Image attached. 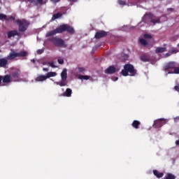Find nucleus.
<instances>
[{
  "label": "nucleus",
  "instance_id": "1",
  "mask_svg": "<svg viewBox=\"0 0 179 179\" xmlns=\"http://www.w3.org/2000/svg\"><path fill=\"white\" fill-rule=\"evenodd\" d=\"M64 31H67L69 34H75V29L72 26L68 24H63L55 29L48 32L46 37H51V36H55V34H61V33H64Z\"/></svg>",
  "mask_w": 179,
  "mask_h": 179
},
{
  "label": "nucleus",
  "instance_id": "2",
  "mask_svg": "<svg viewBox=\"0 0 179 179\" xmlns=\"http://www.w3.org/2000/svg\"><path fill=\"white\" fill-rule=\"evenodd\" d=\"M16 24L18 26V31H20V33H24L30 26V22L26 19H17L16 20Z\"/></svg>",
  "mask_w": 179,
  "mask_h": 179
},
{
  "label": "nucleus",
  "instance_id": "3",
  "mask_svg": "<svg viewBox=\"0 0 179 179\" xmlns=\"http://www.w3.org/2000/svg\"><path fill=\"white\" fill-rule=\"evenodd\" d=\"M122 75L123 76H135L136 75V70L134 65L127 64L124 66V69L122 70Z\"/></svg>",
  "mask_w": 179,
  "mask_h": 179
},
{
  "label": "nucleus",
  "instance_id": "4",
  "mask_svg": "<svg viewBox=\"0 0 179 179\" xmlns=\"http://www.w3.org/2000/svg\"><path fill=\"white\" fill-rule=\"evenodd\" d=\"M29 55V52L27 51H21L19 52H16L13 50H11V52L6 57V59L8 61H13L15 58H24V57H27Z\"/></svg>",
  "mask_w": 179,
  "mask_h": 179
},
{
  "label": "nucleus",
  "instance_id": "5",
  "mask_svg": "<svg viewBox=\"0 0 179 179\" xmlns=\"http://www.w3.org/2000/svg\"><path fill=\"white\" fill-rule=\"evenodd\" d=\"M49 41L52 43L55 47H64L66 48V45L65 44V41L64 39L59 38L57 36H55L49 38Z\"/></svg>",
  "mask_w": 179,
  "mask_h": 179
},
{
  "label": "nucleus",
  "instance_id": "6",
  "mask_svg": "<svg viewBox=\"0 0 179 179\" xmlns=\"http://www.w3.org/2000/svg\"><path fill=\"white\" fill-rule=\"evenodd\" d=\"M143 22H144V23H148L149 22H150V23L156 24V23H160V19H153V14L149 13L143 16Z\"/></svg>",
  "mask_w": 179,
  "mask_h": 179
},
{
  "label": "nucleus",
  "instance_id": "7",
  "mask_svg": "<svg viewBox=\"0 0 179 179\" xmlns=\"http://www.w3.org/2000/svg\"><path fill=\"white\" fill-rule=\"evenodd\" d=\"M167 124V120L164 118H160L154 122V128H162L163 125H166Z\"/></svg>",
  "mask_w": 179,
  "mask_h": 179
},
{
  "label": "nucleus",
  "instance_id": "8",
  "mask_svg": "<svg viewBox=\"0 0 179 179\" xmlns=\"http://www.w3.org/2000/svg\"><path fill=\"white\" fill-rule=\"evenodd\" d=\"M177 66V63L176 62H169L164 66V71H168V72H170V71H173L174 68Z\"/></svg>",
  "mask_w": 179,
  "mask_h": 179
},
{
  "label": "nucleus",
  "instance_id": "9",
  "mask_svg": "<svg viewBox=\"0 0 179 179\" xmlns=\"http://www.w3.org/2000/svg\"><path fill=\"white\" fill-rule=\"evenodd\" d=\"M108 34V33L107 31L100 30L96 32L94 37L96 38V40H99L100 38H103V37H106Z\"/></svg>",
  "mask_w": 179,
  "mask_h": 179
},
{
  "label": "nucleus",
  "instance_id": "10",
  "mask_svg": "<svg viewBox=\"0 0 179 179\" xmlns=\"http://www.w3.org/2000/svg\"><path fill=\"white\" fill-rule=\"evenodd\" d=\"M118 71L115 66H110L105 70V73L108 75H113V73H115Z\"/></svg>",
  "mask_w": 179,
  "mask_h": 179
},
{
  "label": "nucleus",
  "instance_id": "11",
  "mask_svg": "<svg viewBox=\"0 0 179 179\" xmlns=\"http://www.w3.org/2000/svg\"><path fill=\"white\" fill-rule=\"evenodd\" d=\"M1 82L3 83H10L12 82V78L10 75L1 76Z\"/></svg>",
  "mask_w": 179,
  "mask_h": 179
},
{
  "label": "nucleus",
  "instance_id": "12",
  "mask_svg": "<svg viewBox=\"0 0 179 179\" xmlns=\"http://www.w3.org/2000/svg\"><path fill=\"white\" fill-rule=\"evenodd\" d=\"M19 31L17 30L14 29L7 32L8 38H12V37H15V36H19Z\"/></svg>",
  "mask_w": 179,
  "mask_h": 179
},
{
  "label": "nucleus",
  "instance_id": "13",
  "mask_svg": "<svg viewBox=\"0 0 179 179\" xmlns=\"http://www.w3.org/2000/svg\"><path fill=\"white\" fill-rule=\"evenodd\" d=\"M140 59L142 62H150V56L149 55H141Z\"/></svg>",
  "mask_w": 179,
  "mask_h": 179
},
{
  "label": "nucleus",
  "instance_id": "14",
  "mask_svg": "<svg viewBox=\"0 0 179 179\" xmlns=\"http://www.w3.org/2000/svg\"><path fill=\"white\" fill-rule=\"evenodd\" d=\"M8 59L1 58L0 59V68H6L8 65Z\"/></svg>",
  "mask_w": 179,
  "mask_h": 179
},
{
  "label": "nucleus",
  "instance_id": "15",
  "mask_svg": "<svg viewBox=\"0 0 179 179\" xmlns=\"http://www.w3.org/2000/svg\"><path fill=\"white\" fill-rule=\"evenodd\" d=\"M44 80H47V76L39 75L35 78V82H44Z\"/></svg>",
  "mask_w": 179,
  "mask_h": 179
},
{
  "label": "nucleus",
  "instance_id": "16",
  "mask_svg": "<svg viewBox=\"0 0 179 179\" xmlns=\"http://www.w3.org/2000/svg\"><path fill=\"white\" fill-rule=\"evenodd\" d=\"M68 70L66 69H64L61 73L62 80H66L68 78Z\"/></svg>",
  "mask_w": 179,
  "mask_h": 179
},
{
  "label": "nucleus",
  "instance_id": "17",
  "mask_svg": "<svg viewBox=\"0 0 179 179\" xmlns=\"http://www.w3.org/2000/svg\"><path fill=\"white\" fill-rule=\"evenodd\" d=\"M140 125L141 122H139L138 120H134L131 124V127H133V128H135V129H139Z\"/></svg>",
  "mask_w": 179,
  "mask_h": 179
},
{
  "label": "nucleus",
  "instance_id": "18",
  "mask_svg": "<svg viewBox=\"0 0 179 179\" xmlns=\"http://www.w3.org/2000/svg\"><path fill=\"white\" fill-rule=\"evenodd\" d=\"M153 174H154V176H156L157 178H162V177H163V176H164V173H161L157 170H154Z\"/></svg>",
  "mask_w": 179,
  "mask_h": 179
},
{
  "label": "nucleus",
  "instance_id": "19",
  "mask_svg": "<svg viewBox=\"0 0 179 179\" xmlns=\"http://www.w3.org/2000/svg\"><path fill=\"white\" fill-rule=\"evenodd\" d=\"M64 96L66 97H71L72 96V90H71V88H67L66 92H64Z\"/></svg>",
  "mask_w": 179,
  "mask_h": 179
},
{
  "label": "nucleus",
  "instance_id": "20",
  "mask_svg": "<svg viewBox=\"0 0 179 179\" xmlns=\"http://www.w3.org/2000/svg\"><path fill=\"white\" fill-rule=\"evenodd\" d=\"M169 74H176L178 75L179 74V67L175 66L173 71H169L168 72Z\"/></svg>",
  "mask_w": 179,
  "mask_h": 179
},
{
  "label": "nucleus",
  "instance_id": "21",
  "mask_svg": "<svg viewBox=\"0 0 179 179\" xmlns=\"http://www.w3.org/2000/svg\"><path fill=\"white\" fill-rule=\"evenodd\" d=\"M165 51H166V48L158 47L155 49L156 54H160L162 52H165Z\"/></svg>",
  "mask_w": 179,
  "mask_h": 179
},
{
  "label": "nucleus",
  "instance_id": "22",
  "mask_svg": "<svg viewBox=\"0 0 179 179\" xmlns=\"http://www.w3.org/2000/svg\"><path fill=\"white\" fill-rule=\"evenodd\" d=\"M57 76V72H48L47 74H46V77H47V79L50 78H54Z\"/></svg>",
  "mask_w": 179,
  "mask_h": 179
},
{
  "label": "nucleus",
  "instance_id": "23",
  "mask_svg": "<svg viewBox=\"0 0 179 179\" xmlns=\"http://www.w3.org/2000/svg\"><path fill=\"white\" fill-rule=\"evenodd\" d=\"M62 16V14L61 13H57L56 14H54L52 17V20H55L56 19H59Z\"/></svg>",
  "mask_w": 179,
  "mask_h": 179
},
{
  "label": "nucleus",
  "instance_id": "24",
  "mask_svg": "<svg viewBox=\"0 0 179 179\" xmlns=\"http://www.w3.org/2000/svg\"><path fill=\"white\" fill-rule=\"evenodd\" d=\"M56 85L61 86V87H63L64 86H66V80H62L60 82H56Z\"/></svg>",
  "mask_w": 179,
  "mask_h": 179
},
{
  "label": "nucleus",
  "instance_id": "25",
  "mask_svg": "<svg viewBox=\"0 0 179 179\" xmlns=\"http://www.w3.org/2000/svg\"><path fill=\"white\" fill-rule=\"evenodd\" d=\"M10 76H11V78H13L14 79H19V76H20L19 72H17V71L13 72L11 73Z\"/></svg>",
  "mask_w": 179,
  "mask_h": 179
},
{
  "label": "nucleus",
  "instance_id": "26",
  "mask_svg": "<svg viewBox=\"0 0 179 179\" xmlns=\"http://www.w3.org/2000/svg\"><path fill=\"white\" fill-rule=\"evenodd\" d=\"M8 16L5 14L0 13V20H7Z\"/></svg>",
  "mask_w": 179,
  "mask_h": 179
},
{
  "label": "nucleus",
  "instance_id": "27",
  "mask_svg": "<svg viewBox=\"0 0 179 179\" xmlns=\"http://www.w3.org/2000/svg\"><path fill=\"white\" fill-rule=\"evenodd\" d=\"M140 43H141V44H142V45H144L145 47H146V45H148V41L146 40H145L144 38L140 39Z\"/></svg>",
  "mask_w": 179,
  "mask_h": 179
},
{
  "label": "nucleus",
  "instance_id": "28",
  "mask_svg": "<svg viewBox=\"0 0 179 179\" xmlns=\"http://www.w3.org/2000/svg\"><path fill=\"white\" fill-rule=\"evenodd\" d=\"M79 79H84L85 80H89V79H90V76H80Z\"/></svg>",
  "mask_w": 179,
  "mask_h": 179
},
{
  "label": "nucleus",
  "instance_id": "29",
  "mask_svg": "<svg viewBox=\"0 0 179 179\" xmlns=\"http://www.w3.org/2000/svg\"><path fill=\"white\" fill-rule=\"evenodd\" d=\"M85 71H86V69H85V68L78 67V72H80V73H85Z\"/></svg>",
  "mask_w": 179,
  "mask_h": 179
},
{
  "label": "nucleus",
  "instance_id": "30",
  "mask_svg": "<svg viewBox=\"0 0 179 179\" xmlns=\"http://www.w3.org/2000/svg\"><path fill=\"white\" fill-rule=\"evenodd\" d=\"M37 54L38 55H41V54H43V52H44V49H38L37 51H36Z\"/></svg>",
  "mask_w": 179,
  "mask_h": 179
},
{
  "label": "nucleus",
  "instance_id": "31",
  "mask_svg": "<svg viewBox=\"0 0 179 179\" xmlns=\"http://www.w3.org/2000/svg\"><path fill=\"white\" fill-rule=\"evenodd\" d=\"M144 38H152V35L149 34H144Z\"/></svg>",
  "mask_w": 179,
  "mask_h": 179
},
{
  "label": "nucleus",
  "instance_id": "32",
  "mask_svg": "<svg viewBox=\"0 0 179 179\" xmlns=\"http://www.w3.org/2000/svg\"><path fill=\"white\" fill-rule=\"evenodd\" d=\"M174 90L179 93V83L174 87Z\"/></svg>",
  "mask_w": 179,
  "mask_h": 179
},
{
  "label": "nucleus",
  "instance_id": "33",
  "mask_svg": "<svg viewBox=\"0 0 179 179\" xmlns=\"http://www.w3.org/2000/svg\"><path fill=\"white\" fill-rule=\"evenodd\" d=\"M57 62L60 64L62 65L64 64V60L62 59H58Z\"/></svg>",
  "mask_w": 179,
  "mask_h": 179
},
{
  "label": "nucleus",
  "instance_id": "34",
  "mask_svg": "<svg viewBox=\"0 0 179 179\" xmlns=\"http://www.w3.org/2000/svg\"><path fill=\"white\" fill-rule=\"evenodd\" d=\"M48 64L50 65V66H51V68H57V66H55V64H54V62H49Z\"/></svg>",
  "mask_w": 179,
  "mask_h": 179
},
{
  "label": "nucleus",
  "instance_id": "35",
  "mask_svg": "<svg viewBox=\"0 0 179 179\" xmlns=\"http://www.w3.org/2000/svg\"><path fill=\"white\" fill-rule=\"evenodd\" d=\"M15 20V17L10 16L8 18L7 17V20Z\"/></svg>",
  "mask_w": 179,
  "mask_h": 179
},
{
  "label": "nucleus",
  "instance_id": "36",
  "mask_svg": "<svg viewBox=\"0 0 179 179\" xmlns=\"http://www.w3.org/2000/svg\"><path fill=\"white\" fill-rule=\"evenodd\" d=\"M119 4L120 5H125V1H124L122 0H119Z\"/></svg>",
  "mask_w": 179,
  "mask_h": 179
},
{
  "label": "nucleus",
  "instance_id": "37",
  "mask_svg": "<svg viewBox=\"0 0 179 179\" xmlns=\"http://www.w3.org/2000/svg\"><path fill=\"white\" fill-rule=\"evenodd\" d=\"M52 2H53L54 3H57V2H59V1L61 0H51Z\"/></svg>",
  "mask_w": 179,
  "mask_h": 179
},
{
  "label": "nucleus",
  "instance_id": "38",
  "mask_svg": "<svg viewBox=\"0 0 179 179\" xmlns=\"http://www.w3.org/2000/svg\"><path fill=\"white\" fill-rule=\"evenodd\" d=\"M49 69L48 68H43V72H48Z\"/></svg>",
  "mask_w": 179,
  "mask_h": 179
},
{
  "label": "nucleus",
  "instance_id": "39",
  "mask_svg": "<svg viewBox=\"0 0 179 179\" xmlns=\"http://www.w3.org/2000/svg\"><path fill=\"white\" fill-rule=\"evenodd\" d=\"M28 2H30V3H34V2H36V0H28Z\"/></svg>",
  "mask_w": 179,
  "mask_h": 179
},
{
  "label": "nucleus",
  "instance_id": "40",
  "mask_svg": "<svg viewBox=\"0 0 179 179\" xmlns=\"http://www.w3.org/2000/svg\"><path fill=\"white\" fill-rule=\"evenodd\" d=\"M38 3H43V0H36Z\"/></svg>",
  "mask_w": 179,
  "mask_h": 179
},
{
  "label": "nucleus",
  "instance_id": "41",
  "mask_svg": "<svg viewBox=\"0 0 179 179\" xmlns=\"http://www.w3.org/2000/svg\"><path fill=\"white\" fill-rule=\"evenodd\" d=\"M69 2H78V0H69Z\"/></svg>",
  "mask_w": 179,
  "mask_h": 179
},
{
  "label": "nucleus",
  "instance_id": "42",
  "mask_svg": "<svg viewBox=\"0 0 179 179\" xmlns=\"http://www.w3.org/2000/svg\"><path fill=\"white\" fill-rule=\"evenodd\" d=\"M176 145L177 146H178V145H179V140H177V141H176Z\"/></svg>",
  "mask_w": 179,
  "mask_h": 179
},
{
  "label": "nucleus",
  "instance_id": "43",
  "mask_svg": "<svg viewBox=\"0 0 179 179\" xmlns=\"http://www.w3.org/2000/svg\"><path fill=\"white\" fill-rule=\"evenodd\" d=\"M31 62H33V64H36V60L34 59H31Z\"/></svg>",
  "mask_w": 179,
  "mask_h": 179
},
{
  "label": "nucleus",
  "instance_id": "44",
  "mask_svg": "<svg viewBox=\"0 0 179 179\" xmlns=\"http://www.w3.org/2000/svg\"><path fill=\"white\" fill-rule=\"evenodd\" d=\"M2 83V79H1V77L0 76V85Z\"/></svg>",
  "mask_w": 179,
  "mask_h": 179
},
{
  "label": "nucleus",
  "instance_id": "45",
  "mask_svg": "<svg viewBox=\"0 0 179 179\" xmlns=\"http://www.w3.org/2000/svg\"><path fill=\"white\" fill-rule=\"evenodd\" d=\"M47 64H48V63H47V62H43V65H47Z\"/></svg>",
  "mask_w": 179,
  "mask_h": 179
},
{
  "label": "nucleus",
  "instance_id": "46",
  "mask_svg": "<svg viewBox=\"0 0 179 179\" xmlns=\"http://www.w3.org/2000/svg\"><path fill=\"white\" fill-rule=\"evenodd\" d=\"M170 9V10H173V8H169Z\"/></svg>",
  "mask_w": 179,
  "mask_h": 179
},
{
  "label": "nucleus",
  "instance_id": "47",
  "mask_svg": "<svg viewBox=\"0 0 179 179\" xmlns=\"http://www.w3.org/2000/svg\"><path fill=\"white\" fill-rule=\"evenodd\" d=\"M177 47H179V43L178 44Z\"/></svg>",
  "mask_w": 179,
  "mask_h": 179
},
{
  "label": "nucleus",
  "instance_id": "48",
  "mask_svg": "<svg viewBox=\"0 0 179 179\" xmlns=\"http://www.w3.org/2000/svg\"><path fill=\"white\" fill-rule=\"evenodd\" d=\"M116 80H118V78H116Z\"/></svg>",
  "mask_w": 179,
  "mask_h": 179
},
{
  "label": "nucleus",
  "instance_id": "49",
  "mask_svg": "<svg viewBox=\"0 0 179 179\" xmlns=\"http://www.w3.org/2000/svg\"><path fill=\"white\" fill-rule=\"evenodd\" d=\"M166 55L169 56V53H167Z\"/></svg>",
  "mask_w": 179,
  "mask_h": 179
},
{
  "label": "nucleus",
  "instance_id": "50",
  "mask_svg": "<svg viewBox=\"0 0 179 179\" xmlns=\"http://www.w3.org/2000/svg\"><path fill=\"white\" fill-rule=\"evenodd\" d=\"M0 52H1V50H0Z\"/></svg>",
  "mask_w": 179,
  "mask_h": 179
}]
</instances>
